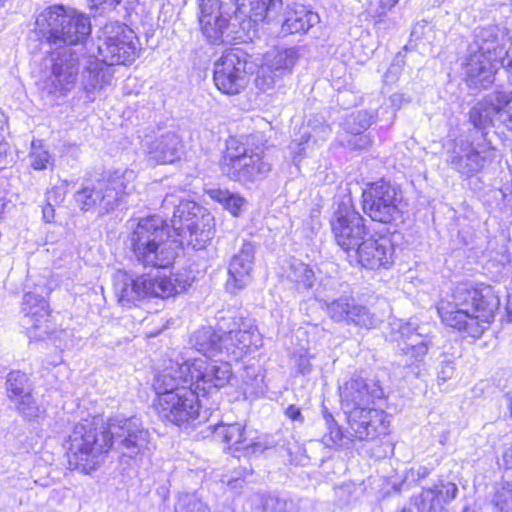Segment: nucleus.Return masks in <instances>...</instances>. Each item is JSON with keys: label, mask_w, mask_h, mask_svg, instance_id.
I'll return each instance as SVG.
<instances>
[{"label": "nucleus", "mask_w": 512, "mask_h": 512, "mask_svg": "<svg viewBox=\"0 0 512 512\" xmlns=\"http://www.w3.org/2000/svg\"><path fill=\"white\" fill-rule=\"evenodd\" d=\"M331 230L337 245L351 256V253L368 235L365 219L355 210L350 201L338 204L330 219Z\"/></svg>", "instance_id": "2eb2a0df"}, {"label": "nucleus", "mask_w": 512, "mask_h": 512, "mask_svg": "<svg viewBox=\"0 0 512 512\" xmlns=\"http://www.w3.org/2000/svg\"><path fill=\"white\" fill-rule=\"evenodd\" d=\"M211 428L215 438L220 439L229 448L234 447L235 451L243 450L250 453L251 450V453H255L263 452L273 447L271 444L248 440L245 434V427L240 423L209 425V429Z\"/></svg>", "instance_id": "cd10ccee"}, {"label": "nucleus", "mask_w": 512, "mask_h": 512, "mask_svg": "<svg viewBox=\"0 0 512 512\" xmlns=\"http://www.w3.org/2000/svg\"><path fill=\"white\" fill-rule=\"evenodd\" d=\"M217 327L218 332L212 327H202L190 338L191 345L205 357L226 354L239 360L252 347L257 349L261 345L259 331L251 318L242 315L221 318Z\"/></svg>", "instance_id": "20e7f679"}, {"label": "nucleus", "mask_w": 512, "mask_h": 512, "mask_svg": "<svg viewBox=\"0 0 512 512\" xmlns=\"http://www.w3.org/2000/svg\"><path fill=\"white\" fill-rule=\"evenodd\" d=\"M141 146L148 158L157 164H171L183 154V141L173 131L145 135Z\"/></svg>", "instance_id": "393cba45"}, {"label": "nucleus", "mask_w": 512, "mask_h": 512, "mask_svg": "<svg viewBox=\"0 0 512 512\" xmlns=\"http://www.w3.org/2000/svg\"><path fill=\"white\" fill-rule=\"evenodd\" d=\"M246 54L241 49H231L223 53L215 63L214 82L224 94H239L247 85Z\"/></svg>", "instance_id": "f3484780"}, {"label": "nucleus", "mask_w": 512, "mask_h": 512, "mask_svg": "<svg viewBox=\"0 0 512 512\" xmlns=\"http://www.w3.org/2000/svg\"><path fill=\"white\" fill-rule=\"evenodd\" d=\"M502 462L506 469L512 468V444L504 450Z\"/></svg>", "instance_id": "864d4df0"}, {"label": "nucleus", "mask_w": 512, "mask_h": 512, "mask_svg": "<svg viewBox=\"0 0 512 512\" xmlns=\"http://www.w3.org/2000/svg\"><path fill=\"white\" fill-rule=\"evenodd\" d=\"M457 493L458 487L455 483L440 479L415 497V506L418 512H447L444 504L454 500Z\"/></svg>", "instance_id": "bb28decb"}, {"label": "nucleus", "mask_w": 512, "mask_h": 512, "mask_svg": "<svg viewBox=\"0 0 512 512\" xmlns=\"http://www.w3.org/2000/svg\"><path fill=\"white\" fill-rule=\"evenodd\" d=\"M136 174L133 170H116L84 184L75 195L78 207L85 212L105 215L125 203L126 197L134 189Z\"/></svg>", "instance_id": "423d86ee"}, {"label": "nucleus", "mask_w": 512, "mask_h": 512, "mask_svg": "<svg viewBox=\"0 0 512 512\" xmlns=\"http://www.w3.org/2000/svg\"><path fill=\"white\" fill-rule=\"evenodd\" d=\"M399 1L400 0H379L381 11H379L378 14H384L387 10L393 8Z\"/></svg>", "instance_id": "5fc2aeb1"}, {"label": "nucleus", "mask_w": 512, "mask_h": 512, "mask_svg": "<svg viewBox=\"0 0 512 512\" xmlns=\"http://www.w3.org/2000/svg\"><path fill=\"white\" fill-rule=\"evenodd\" d=\"M425 27H426V25H425V24H417V25L413 28L411 35H412V36H415V37H418V35H419V30H422V29H424Z\"/></svg>", "instance_id": "680f3d73"}, {"label": "nucleus", "mask_w": 512, "mask_h": 512, "mask_svg": "<svg viewBox=\"0 0 512 512\" xmlns=\"http://www.w3.org/2000/svg\"><path fill=\"white\" fill-rule=\"evenodd\" d=\"M191 386L196 392L209 394L225 387L231 377V365L227 361L197 358L190 360Z\"/></svg>", "instance_id": "6ab92c4d"}, {"label": "nucleus", "mask_w": 512, "mask_h": 512, "mask_svg": "<svg viewBox=\"0 0 512 512\" xmlns=\"http://www.w3.org/2000/svg\"><path fill=\"white\" fill-rule=\"evenodd\" d=\"M324 304L328 316L334 322H345L365 329L376 328L381 322L375 313L351 296L342 295L331 301L324 300Z\"/></svg>", "instance_id": "aec40b11"}, {"label": "nucleus", "mask_w": 512, "mask_h": 512, "mask_svg": "<svg viewBox=\"0 0 512 512\" xmlns=\"http://www.w3.org/2000/svg\"><path fill=\"white\" fill-rule=\"evenodd\" d=\"M122 0H89L91 8L97 10H112L117 7Z\"/></svg>", "instance_id": "8fccbe9b"}, {"label": "nucleus", "mask_w": 512, "mask_h": 512, "mask_svg": "<svg viewBox=\"0 0 512 512\" xmlns=\"http://www.w3.org/2000/svg\"><path fill=\"white\" fill-rule=\"evenodd\" d=\"M402 512H411V511H410V510H405V509H404Z\"/></svg>", "instance_id": "338daca9"}, {"label": "nucleus", "mask_w": 512, "mask_h": 512, "mask_svg": "<svg viewBox=\"0 0 512 512\" xmlns=\"http://www.w3.org/2000/svg\"><path fill=\"white\" fill-rule=\"evenodd\" d=\"M310 135L308 132H304L299 140H293L289 146L291 153L294 154L293 161L296 162L297 158L302 155L305 151V144L308 143Z\"/></svg>", "instance_id": "de8ad7c7"}, {"label": "nucleus", "mask_w": 512, "mask_h": 512, "mask_svg": "<svg viewBox=\"0 0 512 512\" xmlns=\"http://www.w3.org/2000/svg\"><path fill=\"white\" fill-rule=\"evenodd\" d=\"M403 71V63L402 60H396L394 61L389 68L387 69L386 73L384 74V81L385 83L392 84L396 82L401 73Z\"/></svg>", "instance_id": "49530a36"}, {"label": "nucleus", "mask_w": 512, "mask_h": 512, "mask_svg": "<svg viewBox=\"0 0 512 512\" xmlns=\"http://www.w3.org/2000/svg\"><path fill=\"white\" fill-rule=\"evenodd\" d=\"M5 148H6V144L0 143V154H2L5 151Z\"/></svg>", "instance_id": "0e129e2a"}, {"label": "nucleus", "mask_w": 512, "mask_h": 512, "mask_svg": "<svg viewBox=\"0 0 512 512\" xmlns=\"http://www.w3.org/2000/svg\"><path fill=\"white\" fill-rule=\"evenodd\" d=\"M99 38L98 55L102 62L110 66L127 65L135 61L138 55V39L125 25H106Z\"/></svg>", "instance_id": "ddd939ff"}, {"label": "nucleus", "mask_w": 512, "mask_h": 512, "mask_svg": "<svg viewBox=\"0 0 512 512\" xmlns=\"http://www.w3.org/2000/svg\"><path fill=\"white\" fill-rule=\"evenodd\" d=\"M370 143L371 140L368 137V135L363 134V132H361L360 134H351V137L348 140L347 145L353 149H365L370 145Z\"/></svg>", "instance_id": "09e8293b"}, {"label": "nucleus", "mask_w": 512, "mask_h": 512, "mask_svg": "<svg viewBox=\"0 0 512 512\" xmlns=\"http://www.w3.org/2000/svg\"><path fill=\"white\" fill-rule=\"evenodd\" d=\"M112 76L111 66L102 62L101 58L90 59L83 70L81 82L87 98L90 101L94 100L96 92L109 85Z\"/></svg>", "instance_id": "7c9ffc66"}, {"label": "nucleus", "mask_w": 512, "mask_h": 512, "mask_svg": "<svg viewBox=\"0 0 512 512\" xmlns=\"http://www.w3.org/2000/svg\"><path fill=\"white\" fill-rule=\"evenodd\" d=\"M298 369L302 374H308L311 371V365L309 363V360L305 357H300Z\"/></svg>", "instance_id": "4d7b16f0"}, {"label": "nucleus", "mask_w": 512, "mask_h": 512, "mask_svg": "<svg viewBox=\"0 0 512 512\" xmlns=\"http://www.w3.org/2000/svg\"><path fill=\"white\" fill-rule=\"evenodd\" d=\"M429 324L420 325L417 319H410L407 323L400 327V334L402 339L405 341L418 333L422 327H427Z\"/></svg>", "instance_id": "a18cd8bd"}, {"label": "nucleus", "mask_w": 512, "mask_h": 512, "mask_svg": "<svg viewBox=\"0 0 512 512\" xmlns=\"http://www.w3.org/2000/svg\"><path fill=\"white\" fill-rule=\"evenodd\" d=\"M30 165L34 170H45L52 165L53 158L47 149H45L43 141L35 139L31 142L29 152Z\"/></svg>", "instance_id": "4c0bfd02"}, {"label": "nucleus", "mask_w": 512, "mask_h": 512, "mask_svg": "<svg viewBox=\"0 0 512 512\" xmlns=\"http://www.w3.org/2000/svg\"><path fill=\"white\" fill-rule=\"evenodd\" d=\"M78 72V54L72 49H64L54 59L51 75L45 81V89L50 94L66 95L75 87Z\"/></svg>", "instance_id": "b1692460"}, {"label": "nucleus", "mask_w": 512, "mask_h": 512, "mask_svg": "<svg viewBox=\"0 0 512 512\" xmlns=\"http://www.w3.org/2000/svg\"><path fill=\"white\" fill-rule=\"evenodd\" d=\"M36 29L49 44L75 45L89 36L91 23L87 16L73 8L53 5L37 16Z\"/></svg>", "instance_id": "6e6552de"}, {"label": "nucleus", "mask_w": 512, "mask_h": 512, "mask_svg": "<svg viewBox=\"0 0 512 512\" xmlns=\"http://www.w3.org/2000/svg\"><path fill=\"white\" fill-rule=\"evenodd\" d=\"M372 115L366 110H360L349 115L345 121V129L350 134H360L372 124Z\"/></svg>", "instance_id": "a19ab883"}, {"label": "nucleus", "mask_w": 512, "mask_h": 512, "mask_svg": "<svg viewBox=\"0 0 512 512\" xmlns=\"http://www.w3.org/2000/svg\"><path fill=\"white\" fill-rule=\"evenodd\" d=\"M430 332V325L427 327H422L418 333H416L411 338H408V340L404 342L403 347H411V349H416L418 351V355L425 356L428 352L429 345L431 344Z\"/></svg>", "instance_id": "79ce46f5"}, {"label": "nucleus", "mask_w": 512, "mask_h": 512, "mask_svg": "<svg viewBox=\"0 0 512 512\" xmlns=\"http://www.w3.org/2000/svg\"><path fill=\"white\" fill-rule=\"evenodd\" d=\"M429 474L427 468L425 467H420L418 470H417V476L418 478H424L426 477L427 475Z\"/></svg>", "instance_id": "e2e57ef3"}, {"label": "nucleus", "mask_w": 512, "mask_h": 512, "mask_svg": "<svg viewBox=\"0 0 512 512\" xmlns=\"http://www.w3.org/2000/svg\"><path fill=\"white\" fill-rule=\"evenodd\" d=\"M190 360L182 364L171 363L163 371H161L155 381L154 388L158 394V398L168 393H178L180 388H192Z\"/></svg>", "instance_id": "c85d7f7f"}, {"label": "nucleus", "mask_w": 512, "mask_h": 512, "mask_svg": "<svg viewBox=\"0 0 512 512\" xmlns=\"http://www.w3.org/2000/svg\"><path fill=\"white\" fill-rule=\"evenodd\" d=\"M210 197L221 203L225 209L230 211L234 216H238L241 212L245 199L238 194L229 192L228 190L222 189H211L209 191Z\"/></svg>", "instance_id": "e433bc0d"}, {"label": "nucleus", "mask_w": 512, "mask_h": 512, "mask_svg": "<svg viewBox=\"0 0 512 512\" xmlns=\"http://www.w3.org/2000/svg\"><path fill=\"white\" fill-rule=\"evenodd\" d=\"M22 312L24 313L23 325L26 328L42 330L45 334L50 332V327L47 324L49 317L48 304L43 297L33 292L25 293Z\"/></svg>", "instance_id": "c756f323"}, {"label": "nucleus", "mask_w": 512, "mask_h": 512, "mask_svg": "<svg viewBox=\"0 0 512 512\" xmlns=\"http://www.w3.org/2000/svg\"><path fill=\"white\" fill-rule=\"evenodd\" d=\"M499 306V297L491 286L466 281L457 284L451 301H442L437 309L445 325L479 338L493 321Z\"/></svg>", "instance_id": "f03ea898"}, {"label": "nucleus", "mask_w": 512, "mask_h": 512, "mask_svg": "<svg viewBox=\"0 0 512 512\" xmlns=\"http://www.w3.org/2000/svg\"><path fill=\"white\" fill-rule=\"evenodd\" d=\"M6 388L9 398L32 391V385L27 374L21 371H11L6 380Z\"/></svg>", "instance_id": "58836bf2"}, {"label": "nucleus", "mask_w": 512, "mask_h": 512, "mask_svg": "<svg viewBox=\"0 0 512 512\" xmlns=\"http://www.w3.org/2000/svg\"><path fill=\"white\" fill-rule=\"evenodd\" d=\"M250 19L264 21L277 13L282 0H249ZM245 0H198V21L203 36L212 44L230 43L237 38L236 10Z\"/></svg>", "instance_id": "7ed1b4c3"}, {"label": "nucleus", "mask_w": 512, "mask_h": 512, "mask_svg": "<svg viewBox=\"0 0 512 512\" xmlns=\"http://www.w3.org/2000/svg\"><path fill=\"white\" fill-rule=\"evenodd\" d=\"M254 255V243L245 241L240 250L232 257L228 272L236 287L243 288L247 285L254 265Z\"/></svg>", "instance_id": "2f4dec72"}, {"label": "nucleus", "mask_w": 512, "mask_h": 512, "mask_svg": "<svg viewBox=\"0 0 512 512\" xmlns=\"http://www.w3.org/2000/svg\"><path fill=\"white\" fill-rule=\"evenodd\" d=\"M175 512H210V510L194 494H184L179 497Z\"/></svg>", "instance_id": "37998d69"}, {"label": "nucleus", "mask_w": 512, "mask_h": 512, "mask_svg": "<svg viewBox=\"0 0 512 512\" xmlns=\"http://www.w3.org/2000/svg\"><path fill=\"white\" fill-rule=\"evenodd\" d=\"M328 432L323 436V442L327 447H348L350 442L354 439L353 436L343 433L339 425L334 420L332 414L328 411L324 412Z\"/></svg>", "instance_id": "c9c22d12"}, {"label": "nucleus", "mask_w": 512, "mask_h": 512, "mask_svg": "<svg viewBox=\"0 0 512 512\" xmlns=\"http://www.w3.org/2000/svg\"><path fill=\"white\" fill-rule=\"evenodd\" d=\"M298 505L286 496L256 494L245 512H298Z\"/></svg>", "instance_id": "72a5a7b5"}, {"label": "nucleus", "mask_w": 512, "mask_h": 512, "mask_svg": "<svg viewBox=\"0 0 512 512\" xmlns=\"http://www.w3.org/2000/svg\"><path fill=\"white\" fill-rule=\"evenodd\" d=\"M319 20L316 13L308 11L304 6L297 5L285 12L281 31L284 34L307 32Z\"/></svg>", "instance_id": "473e14b6"}, {"label": "nucleus", "mask_w": 512, "mask_h": 512, "mask_svg": "<svg viewBox=\"0 0 512 512\" xmlns=\"http://www.w3.org/2000/svg\"><path fill=\"white\" fill-rule=\"evenodd\" d=\"M111 448V439L104 425L83 420L74 425L66 441V456L70 469L89 474L100 465L103 454Z\"/></svg>", "instance_id": "0eeeda50"}, {"label": "nucleus", "mask_w": 512, "mask_h": 512, "mask_svg": "<svg viewBox=\"0 0 512 512\" xmlns=\"http://www.w3.org/2000/svg\"><path fill=\"white\" fill-rule=\"evenodd\" d=\"M129 242L134 260L145 268H168L179 248L178 241L171 239L170 226L158 215L141 218Z\"/></svg>", "instance_id": "39448f33"}, {"label": "nucleus", "mask_w": 512, "mask_h": 512, "mask_svg": "<svg viewBox=\"0 0 512 512\" xmlns=\"http://www.w3.org/2000/svg\"><path fill=\"white\" fill-rule=\"evenodd\" d=\"M287 278L296 285L298 290L310 289L315 281L313 270L307 264L296 259L290 262Z\"/></svg>", "instance_id": "f704fd0d"}, {"label": "nucleus", "mask_w": 512, "mask_h": 512, "mask_svg": "<svg viewBox=\"0 0 512 512\" xmlns=\"http://www.w3.org/2000/svg\"><path fill=\"white\" fill-rule=\"evenodd\" d=\"M14 399H17V409L25 418L31 419L38 416L39 408L31 391L17 395Z\"/></svg>", "instance_id": "c03bdc74"}, {"label": "nucleus", "mask_w": 512, "mask_h": 512, "mask_svg": "<svg viewBox=\"0 0 512 512\" xmlns=\"http://www.w3.org/2000/svg\"><path fill=\"white\" fill-rule=\"evenodd\" d=\"M349 434L360 441H373L388 433L389 421L382 409L361 408L345 412Z\"/></svg>", "instance_id": "4be33fe9"}, {"label": "nucleus", "mask_w": 512, "mask_h": 512, "mask_svg": "<svg viewBox=\"0 0 512 512\" xmlns=\"http://www.w3.org/2000/svg\"><path fill=\"white\" fill-rule=\"evenodd\" d=\"M390 449V445L387 444L382 451H375L372 453V455L376 458H382V457H385L387 455V453L389 452L388 450Z\"/></svg>", "instance_id": "13d9d810"}, {"label": "nucleus", "mask_w": 512, "mask_h": 512, "mask_svg": "<svg viewBox=\"0 0 512 512\" xmlns=\"http://www.w3.org/2000/svg\"><path fill=\"white\" fill-rule=\"evenodd\" d=\"M452 372V367L450 365H446L442 368L440 375L442 379H446L450 377V373Z\"/></svg>", "instance_id": "bf43d9fd"}, {"label": "nucleus", "mask_w": 512, "mask_h": 512, "mask_svg": "<svg viewBox=\"0 0 512 512\" xmlns=\"http://www.w3.org/2000/svg\"><path fill=\"white\" fill-rule=\"evenodd\" d=\"M506 36L497 26L478 27L469 43L463 62L464 75L470 86L487 88L495 80L499 68L507 73L508 84L512 86V39L505 47ZM512 102V90L497 89L482 101L477 102L469 112L470 122L476 128H485L493 123L494 117Z\"/></svg>", "instance_id": "f257e3e1"}, {"label": "nucleus", "mask_w": 512, "mask_h": 512, "mask_svg": "<svg viewBox=\"0 0 512 512\" xmlns=\"http://www.w3.org/2000/svg\"><path fill=\"white\" fill-rule=\"evenodd\" d=\"M157 412L161 419L179 427L197 426L208 421L207 412L200 410L199 394L191 387L160 396Z\"/></svg>", "instance_id": "9b49d317"}, {"label": "nucleus", "mask_w": 512, "mask_h": 512, "mask_svg": "<svg viewBox=\"0 0 512 512\" xmlns=\"http://www.w3.org/2000/svg\"><path fill=\"white\" fill-rule=\"evenodd\" d=\"M53 192L52 191H49L47 193V200H48V204L47 206L43 209V217L46 219V221H50V218L53 217V208H52V205L50 203V200H51V194Z\"/></svg>", "instance_id": "6e6d98bb"}, {"label": "nucleus", "mask_w": 512, "mask_h": 512, "mask_svg": "<svg viewBox=\"0 0 512 512\" xmlns=\"http://www.w3.org/2000/svg\"><path fill=\"white\" fill-rule=\"evenodd\" d=\"M221 169L229 179L247 184L266 177L271 164L258 153L247 155L244 151L242 154L228 153Z\"/></svg>", "instance_id": "412c9836"}, {"label": "nucleus", "mask_w": 512, "mask_h": 512, "mask_svg": "<svg viewBox=\"0 0 512 512\" xmlns=\"http://www.w3.org/2000/svg\"><path fill=\"white\" fill-rule=\"evenodd\" d=\"M390 100H391V102H392V104H393L394 106H396V105H398V106H399V104H400V103H401V101H402V95H400V94H393V95L390 97Z\"/></svg>", "instance_id": "052dcab7"}, {"label": "nucleus", "mask_w": 512, "mask_h": 512, "mask_svg": "<svg viewBox=\"0 0 512 512\" xmlns=\"http://www.w3.org/2000/svg\"><path fill=\"white\" fill-rule=\"evenodd\" d=\"M184 289L185 283L172 274L155 277L143 275L134 278L126 272L119 271L114 277L115 295L123 306L145 297L168 298Z\"/></svg>", "instance_id": "9d476101"}, {"label": "nucleus", "mask_w": 512, "mask_h": 512, "mask_svg": "<svg viewBox=\"0 0 512 512\" xmlns=\"http://www.w3.org/2000/svg\"><path fill=\"white\" fill-rule=\"evenodd\" d=\"M362 199L363 211L373 221L388 224L401 215L402 191L390 181L381 179L367 184Z\"/></svg>", "instance_id": "f8f14e48"}, {"label": "nucleus", "mask_w": 512, "mask_h": 512, "mask_svg": "<svg viewBox=\"0 0 512 512\" xmlns=\"http://www.w3.org/2000/svg\"><path fill=\"white\" fill-rule=\"evenodd\" d=\"M495 158V149L490 142L460 141L449 152L447 163L462 177L470 178L478 174Z\"/></svg>", "instance_id": "dca6fc26"}, {"label": "nucleus", "mask_w": 512, "mask_h": 512, "mask_svg": "<svg viewBox=\"0 0 512 512\" xmlns=\"http://www.w3.org/2000/svg\"><path fill=\"white\" fill-rule=\"evenodd\" d=\"M463 512H477V511L474 509H471L469 507H466V508H464Z\"/></svg>", "instance_id": "69168bd1"}, {"label": "nucleus", "mask_w": 512, "mask_h": 512, "mask_svg": "<svg viewBox=\"0 0 512 512\" xmlns=\"http://www.w3.org/2000/svg\"><path fill=\"white\" fill-rule=\"evenodd\" d=\"M298 59L299 53L295 47H275L267 51L257 71L256 86L264 92L273 89L277 81L292 72Z\"/></svg>", "instance_id": "a211bd4d"}, {"label": "nucleus", "mask_w": 512, "mask_h": 512, "mask_svg": "<svg viewBox=\"0 0 512 512\" xmlns=\"http://www.w3.org/2000/svg\"><path fill=\"white\" fill-rule=\"evenodd\" d=\"M162 208L172 209V228L194 250L204 249L213 239V218L209 214L199 216L202 208L195 202L182 200L174 194H167L163 199Z\"/></svg>", "instance_id": "1a4fd4ad"}, {"label": "nucleus", "mask_w": 512, "mask_h": 512, "mask_svg": "<svg viewBox=\"0 0 512 512\" xmlns=\"http://www.w3.org/2000/svg\"><path fill=\"white\" fill-rule=\"evenodd\" d=\"M384 391L378 381L362 377H351L340 387L342 409L345 412L374 407L375 400L381 399Z\"/></svg>", "instance_id": "5701e85b"}, {"label": "nucleus", "mask_w": 512, "mask_h": 512, "mask_svg": "<svg viewBox=\"0 0 512 512\" xmlns=\"http://www.w3.org/2000/svg\"><path fill=\"white\" fill-rule=\"evenodd\" d=\"M394 248L388 237L364 238L352 255L365 268L378 269L392 263Z\"/></svg>", "instance_id": "a878e982"}, {"label": "nucleus", "mask_w": 512, "mask_h": 512, "mask_svg": "<svg viewBox=\"0 0 512 512\" xmlns=\"http://www.w3.org/2000/svg\"><path fill=\"white\" fill-rule=\"evenodd\" d=\"M492 506V512H512V482H504L496 488Z\"/></svg>", "instance_id": "ea45409f"}, {"label": "nucleus", "mask_w": 512, "mask_h": 512, "mask_svg": "<svg viewBox=\"0 0 512 512\" xmlns=\"http://www.w3.org/2000/svg\"><path fill=\"white\" fill-rule=\"evenodd\" d=\"M401 350H402L404 356L406 357V359H405L406 365H412L416 362H421L425 357V356L418 355V351L416 349H411V347H402Z\"/></svg>", "instance_id": "3c124183"}, {"label": "nucleus", "mask_w": 512, "mask_h": 512, "mask_svg": "<svg viewBox=\"0 0 512 512\" xmlns=\"http://www.w3.org/2000/svg\"><path fill=\"white\" fill-rule=\"evenodd\" d=\"M106 434L111 439V448L123 455L134 457L150 450V434L136 417H116L109 420L105 426Z\"/></svg>", "instance_id": "4468645a"}, {"label": "nucleus", "mask_w": 512, "mask_h": 512, "mask_svg": "<svg viewBox=\"0 0 512 512\" xmlns=\"http://www.w3.org/2000/svg\"><path fill=\"white\" fill-rule=\"evenodd\" d=\"M285 415L293 421H303V416L301 414L300 408L295 405H290L285 410Z\"/></svg>", "instance_id": "603ef678"}]
</instances>
